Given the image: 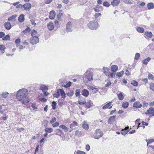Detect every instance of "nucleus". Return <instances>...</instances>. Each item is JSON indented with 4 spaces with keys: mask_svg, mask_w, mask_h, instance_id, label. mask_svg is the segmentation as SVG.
<instances>
[{
    "mask_svg": "<svg viewBox=\"0 0 154 154\" xmlns=\"http://www.w3.org/2000/svg\"><path fill=\"white\" fill-rule=\"evenodd\" d=\"M131 84L134 86H138V83L137 81L135 80H133L131 82Z\"/></svg>",
    "mask_w": 154,
    "mask_h": 154,
    "instance_id": "44",
    "label": "nucleus"
},
{
    "mask_svg": "<svg viewBox=\"0 0 154 154\" xmlns=\"http://www.w3.org/2000/svg\"><path fill=\"white\" fill-rule=\"evenodd\" d=\"M75 95L76 97L79 96L80 95L79 90L77 89L76 90Z\"/></svg>",
    "mask_w": 154,
    "mask_h": 154,
    "instance_id": "54",
    "label": "nucleus"
},
{
    "mask_svg": "<svg viewBox=\"0 0 154 154\" xmlns=\"http://www.w3.org/2000/svg\"><path fill=\"white\" fill-rule=\"evenodd\" d=\"M60 95V91L59 89L57 90V92L54 94L53 96L54 97L56 98H58Z\"/></svg>",
    "mask_w": 154,
    "mask_h": 154,
    "instance_id": "31",
    "label": "nucleus"
},
{
    "mask_svg": "<svg viewBox=\"0 0 154 154\" xmlns=\"http://www.w3.org/2000/svg\"><path fill=\"white\" fill-rule=\"evenodd\" d=\"M103 5L104 6L109 7V6L110 4L107 2H105L103 3Z\"/></svg>",
    "mask_w": 154,
    "mask_h": 154,
    "instance_id": "49",
    "label": "nucleus"
},
{
    "mask_svg": "<svg viewBox=\"0 0 154 154\" xmlns=\"http://www.w3.org/2000/svg\"><path fill=\"white\" fill-rule=\"evenodd\" d=\"M129 129L128 127H126L124 129H122L121 130V133L122 135H125L129 131Z\"/></svg>",
    "mask_w": 154,
    "mask_h": 154,
    "instance_id": "9",
    "label": "nucleus"
},
{
    "mask_svg": "<svg viewBox=\"0 0 154 154\" xmlns=\"http://www.w3.org/2000/svg\"><path fill=\"white\" fill-rule=\"evenodd\" d=\"M32 25L35 26L36 25V23L35 22L34 20L32 18L30 19Z\"/></svg>",
    "mask_w": 154,
    "mask_h": 154,
    "instance_id": "63",
    "label": "nucleus"
},
{
    "mask_svg": "<svg viewBox=\"0 0 154 154\" xmlns=\"http://www.w3.org/2000/svg\"><path fill=\"white\" fill-rule=\"evenodd\" d=\"M124 2L127 4H131L132 2L129 0H124Z\"/></svg>",
    "mask_w": 154,
    "mask_h": 154,
    "instance_id": "59",
    "label": "nucleus"
},
{
    "mask_svg": "<svg viewBox=\"0 0 154 154\" xmlns=\"http://www.w3.org/2000/svg\"><path fill=\"white\" fill-rule=\"evenodd\" d=\"M28 91L25 88H23L17 91L16 96L19 101L24 104L29 101V99L28 97Z\"/></svg>",
    "mask_w": 154,
    "mask_h": 154,
    "instance_id": "1",
    "label": "nucleus"
},
{
    "mask_svg": "<svg viewBox=\"0 0 154 154\" xmlns=\"http://www.w3.org/2000/svg\"><path fill=\"white\" fill-rule=\"evenodd\" d=\"M79 124L75 121H73L72 123L70 125V128L71 129V130H73V128L75 126H78Z\"/></svg>",
    "mask_w": 154,
    "mask_h": 154,
    "instance_id": "19",
    "label": "nucleus"
},
{
    "mask_svg": "<svg viewBox=\"0 0 154 154\" xmlns=\"http://www.w3.org/2000/svg\"><path fill=\"white\" fill-rule=\"evenodd\" d=\"M150 89L152 91H154V84L151 83L150 84Z\"/></svg>",
    "mask_w": 154,
    "mask_h": 154,
    "instance_id": "55",
    "label": "nucleus"
},
{
    "mask_svg": "<svg viewBox=\"0 0 154 154\" xmlns=\"http://www.w3.org/2000/svg\"><path fill=\"white\" fill-rule=\"evenodd\" d=\"M116 117V116H111L108 120V122L109 124H112L115 120Z\"/></svg>",
    "mask_w": 154,
    "mask_h": 154,
    "instance_id": "13",
    "label": "nucleus"
},
{
    "mask_svg": "<svg viewBox=\"0 0 154 154\" xmlns=\"http://www.w3.org/2000/svg\"><path fill=\"white\" fill-rule=\"evenodd\" d=\"M120 0H116L114 1V0H113L112 2H111V4L113 6H117L118 5L120 2Z\"/></svg>",
    "mask_w": 154,
    "mask_h": 154,
    "instance_id": "21",
    "label": "nucleus"
},
{
    "mask_svg": "<svg viewBox=\"0 0 154 154\" xmlns=\"http://www.w3.org/2000/svg\"><path fill=\"white\" fill-rule=\"evenodd\" d=\"M4 107L2 106L0 107V112L2 114H4L5 112V109H3Z\"/></svg>",
    "mask_w": 154,
    "mask_h": 154,
    "instance_id": "56",
    "label": "nucleus"
},
{
    "mask_svg": "<svg viewBox=\"0 0 154 154\" xmlns=\"http://www.w3.org/2000/svg\"><path fill=\"white\" fill-rule=\"evenodd\" d=\"M124 74V71H122L120 72H118L116 73V76L119 78L122 77Z\"/></svg>",
    "mask_w": 154,
    "mask_h": 154,
    "instance_id": "37",
    "label": "nucleus"
},
{
    "mask_svg": "<svg viewBox=\"0 0 154 154\" xmlns=\"http://www.w3.org/2000/svg\"><path fill=\"white\" fill-rule=\"evenodd\" d=\"M103 135V133L99 129L97 130L94 134V137L95 139H98Z\"/></svg>",
    "mask_w": 154,
    "mask_h": 154,
    "instance_id": "4",
    "label": "nucleus"
},
{
    "mask_svg": "<svg viewBox=\"0 0 154 154\" xmlns=\"http://www.w3.org/2000/svg\"><path fill=\"white\" fill-rule=\"evenodd\" d=\"M72 83L70 82H69L67 83L64 86V87L65 88H68L71 85Z\"/></svg>",
    "mask_w": 154,
    "mask_h": 154,
    "instance_id": "51",
    "label": "nucleus"
},
{
    "mask_svg": "<svg viewBox=\"0 0 154 154\" xmlns=\"http://www.w3.org/2000/svg\"><path fill=\"white\" fill-rule=\"evenodd\" d=\"M5 35V33L3 32H0V38L3 37Z\"/></svg>",
    "mask_w": 154,
    "mask_h": 154,
    "instance_id": "62",
    "label": "nucleus"
},
{
    "mask_svg": "<svg viewBox=\"0 0 154 154\" xmlns=\"http://www.w3.org/2000/svg\"><path fill=\"white\" fill-rule=\"evenodd\" d=\"M55 16V12L52 11H51L49 14V18L51 19H54Z\"/></svg>",
    "mask_w": 154,
    "mask_h": 154,
    "instance_id": "15",
    "label": "nucleus"
},
{
    "mask_svg": "<svg viewBox=\"0 0 154 154\" xmlns=\"http://www.w3.org/2000/svg\"><path fill=\"white\" fill-rule=\"evenodd\" d=\"M87 25L88 28L92 30L96 29L98 27V23L95 21L90 22Z\"/></svg>",
    "mask_w": 154,
    "mask_h": 154,
    "instance_id": "2",
    "label": "nucleus"
},
{
    "mask_svg": "<svg viewBox=\"0 0 154 154\" xmlns=\"http://www.w3.org/2000/svg\"><path fill=\"white\" fill-rule=\"evenodd\" d=\"M85 152L82 151L78 150L76 152L77 154H85Z\"/></svg>",
    "mask_w": 154,
    "mask_h": 154,
    "instance_id": "58",
    "label": "nucleus"
},
{
    "mask_svg": "<svg viewBox=\"0 0 154 154\" xmlns=\"http://www.w3.org/2000/svg\"><path fill=\"white\" fill-rule=\"evenodd\" d=\"M86 103L85 100L82 97H80L79 100V103L80 104H84Z\"/></svg>",
    "mask_w": 154,
    "mask_h": 154,
    "instance_id": "16",
    "label": "nucleus"
},
{
    "mask_svg": "<svg viewBox=\"0 0 154 154\" xmlns=\"http://www.w3.org/2000/svg\"><path fill=\"white\" fill-rule=\"evenodd\" d=\"M112 103V101H111L109 103H107L103 107V109H106L108 108H109V109L112 108V106H110L111 105V103Z\"/></svg>",
    "mask_w": 154,
    "mask_h": 154,
    "instance_id": "17",
    "label": "nucleus"
},
{
    "mask_svg": "<svg viewBox=\"0 0 154 154\" xmlns=\"http://www.w3.org/2000/svg\"><path fill=\"white\" fill-rule=\"evenodd\" d=\"M93 70L92 69H89L85 72L88 80L89 81H92L93 79Z\"/></svg>",
    "mask_w": 154,
    "mask_h": 154,
    "instance_id": "3",
    "label": "nucleus"
},
{
    "mask_svg": "<svg viewBox=\"0 0 154 154\" xmlns=\"http://www.w3.org/2000/svg\"><path fill=\"white\" fill-rule=\"evenodd\" d=\"M89 94V92L87 90L85 89L82 91V94L85 97H87Z\"/></svg>",
    "mask_w": 154,
    "mask_h": 154,
    "instance_id": "18",
    "label": "nucleus"
},
{
    "mask_svg": "<svg viewBox=\"0 0 154 154\" xmlns=\"http://www.w3.org/2000/svg\"><path fill=\"white\" fill-rule=\"evenodd\" d=\"M30 31V29L29 27L27 28L25 30H23V32L25 33L26 34L28 33Z\"/></svg>",
    "mask_w": 154,
    "mask_h": 154,
    "instance_id": "45",
    "label": "nucleus"
},
{
    "mask_svg": "<svg viewBox=\"0 0 154 154\" xmlns=\"http://www.w3.org/2000/svg\"><path fill=\"white\" fill-rule=\"evenodd\" d=\"M136 30L138 32L141 33H143L144 32L143 28L140 27H137L136 29Z\"/></svg>",
    "mask_w": 154,
    "mask_h": 154,
    "instance_id": "29",
    "label": "nucleus"
},
{
    "mask_svg": "<svg viewBox=\"0 0 154 154\" xmlns=\"http://www.w3.org/2000/svg\"><path fill=\"white\" fill-rule=\"evenodd\" d=\"M18 20L19 21L20 23L23 22L24 20V15L23 14H21L19 17Z\"/></svg>",
    "mask_w": 154,
    "mask_h": 154,
    "instance_id": "22",
    "label": "nucleus"
},
{
    "mask_svg": "<svg viewBox=\"0 0 154 154\" xmlns=\"http://www.w3.org/2000/svg\"><path fill=\"white\" fill-rule=\"evenodd\" d=\"M111 84H112V83L110 82H109L107 83V84H106L105 85V86L106 87H109V86H110L111 85Z\"/></svg>",
    "mask_w": 154,
    "mask_h": 154,
    "instance_id": "64",
    "label": "nucleus"
},
{
    "mask_svg": "<svg viewBox=\"0 0 154 154\" xmlns=\"http://www.w3.org/2000/svg\"><path fill=\"white\" fill-rule=\"evenodd\" d=\"M145 114L146 115L152 114V116H154V108H150L148 109Z\"/></svg>",
    "mask_w": 154,
    "mask_h": 154,
    "instance_id": "8",
    "label": "nucleus"
},
{
    "mask_svg": "<svg viewBox=\"0 0 154 154\" xmlns=\"http://www.w3.org/2000/svg\"><path fill=\"white\" fill-rule=\"evenodd\" d=\"M92 104V102L90 100L87 102L86 104V108H89L91 106Z\"/></svg>",
    "mask_w": 154,
    "mask_h": 154,
    "instance_id": "32",
    "label": "nucleus"
},
{
    "mask_svg": "<svg viewBox=\"0 0 154 154\" xmlns=\"http://www.w3.org/2000/svg\"><path fill=\"white\" fill-rule=\"evenodd\" d=\"M60 93L63 98L64 99L66 97V94L63 90L62 89H59Z\"/></svg>",
    "mask_w": 154,
    "mask_h": 154,
    "instance_id": "24",
    "label": "nucleus"
},
{
    "mask_svg": "<svg viewBox=\"0 0 154 154\" xmlns=\"http://www.w3.org/2000/svg\"><path fill=\"white\" fill-rule=\"evenodd\" d=\"M129 103L128 102H123L122 104V107L123 108L125 109L127 108L128 106Z\"/></svg>",
    "mask_w": 154,
    "mask_h": 154,
    "instance_id": "26",
    "label": "nucleus"
},
{
    "mask_svg": "<svg viewBox=\"0 0 154 154\" xmlns=\"http://www.w3.org/2000/svg\"><path fill=\"white\" fill-rule=\"evenodd\" d=\"M47 27L49 30H52L54 28L53 23L52 22H50L47 25Z\"/></svg>",
    "mask_w": 154,
    "mask_h": 154,
    "instance_id": "12",
    "label": "nucleus"
},
{
    "mask_svg": "<svg viewBox=\"0 0 154 154\" xmlns=\"http://www.w3.org/2000/svg\"><path fill=\"white\" fill-rule=\"evenodd\" d=\"M147 6L148 9H151L154 8V4L152 3H148L147 5Z\"/></svg>",
    "mask_w": 154,
    "mask_h": 154,
    "instance_id": "23",
    "label": "nucleus"
},
{
    "mask_svg": "<svg viewBox=\"0 0 154 154\" xmlns=\"http://www.w3.org/2000/svg\"><path fill=\"white\" fill-rule=\"evenodd\" d=\"M103 72L104 74L107 76H109V74L108 72V69L107 68H105V67L103 68Z\"/></svg>",
    "mask_w": 154,
    "mask_h": 154,
    "instance_id": "34",
    "label": "nucleus"
},
{
    "mask_svg": "<svg viewBox=\"0 0 154 154\" xmlns=\"http://www.w3.org/2000/svg\"><path fill=\"white\" fill-rule=\"evenodd\" d=\"M9 93L6 92H5L3 93L2 94H1V96L2 97L6 98L8 96Z\"/></svg>",
    "mask_w": 154,
    "mask_h": 154,
    "instance_id": "36",
    "label": "nucleus"
},
{
    "mask_svg": "<svg viewBox=\"0 0 154 154\" xmlns=\"http://www.w3.org/2000/svg\"><path fill=\"white\" fill-rule=\"evenodd\" d=\"M117 95L119 100H122L123 99L124 97L123 96L122 94L121 93L118 94Z\"/></svg>",
    "mask_w": 154,
    "mask_h": 154,
    "instance_id": "42",
    "label": "nucleus"
},
{
    "mask_svg": "<svg viewBox=\"0 0 154 154\" xmlns=\"http://www.w3.org/2000/svg\"><path fill=\"white\" fill-rule=\"evenodd\" d=\"M146 141L147 142V145L148 146V144L151 143L154 141V139H150L148 140H146Z\"/></svg>",
    "mask_w": 154,
    "mask_h": 154,
    "instance_id": "41",
    "label": "nucleus"
},
{
    "mask_svg": "<svg viewBox=\"0 0 154 154\" xmlns=\"http://www.w3.org/2000/svg\"><path fill=\"white\" fill-rule=\"evenodd\" d=\"M73 91H70L66 93L67 95L69 97H72L73 94Z\"/></svg>",
    "mask_w": 154,
    "mask_h": 154,
    "instance_id": "46",
    "label": "nucleus"
},
{
    "mask_svg": "<svg viewBox=\"0 0 154 154\" xmlns=\"http://www.w3.org/2000/svg\"><path fill=\"white\" fill-rule=\"evenodd\" d=\"M4 26L5 28L8 30L10 29L11 27V24L9 22L5 23L4 24Z\"/></svg>",
    "mask_w": 154,
    "mask_h": 154,
    "instance_id": "14",
    "label": "nucleus"
},
{
    "mask_svg": "<svg viewBox=\"0 0 154 154\" xmlns=\"http://www.w3.org/2000/svg\"><path fill=\"white\" fill-rule=\"evenodd\" d=\"M38 34V33L35 30L33 29L31 31V35L32 36V37H38L37 35Z\"/></svg>",
    "mask_w": 154,
    "mask_h": 154,
    "instance_id": "20",
    "label": "nucleus"
},
{
    "mask_svg": "<svg viewBox=\"0 0 154 154\" xmlns=\"http://www.w3.org/2000/svg\"><path fill=\"white\" fill-rule=\"evenodd\" d=\"M94 16L96 18L95 19L96 20L98 17H101V14L100 13H96L95 14Z\"/></svg>",
    "mask_w": 154,
    "mask_h": 154,
    "instance_id": "52",
    "label": "nucleus"
},
{
    "mask_svg": "<svg viewBox=\"0 0 154 154\" xmlns=\"http://www.w3.org/2000/svg\"><path fill=\"white\" fill-rule=\"evenodd\" d=\"M10 36L9 35H6L2 38V40L4 41H7L10 39Z\"/></svg>",
    "mask_w": 154,
    "mask_h": 154,
    "instance_id": "40",
    "label": "nucleus"
},
{
    "mask_svg": "<svg viewBox=\"0 0 154 154\" xmlns=\"http://www.w3.org/2000/svg\"><path fill=\"white\" fill-rule=\"evenodd\" d=\"M109 76H108L109 77H111V78H113L114 77L115 75V73H111L109 72Z\"/></svg>",
    "mask_w": 154,
    "mask_h": 154,
    "instance_id": "50",
    "label": "nucleus"
},
{
    "mask_svg": "<svg viewBox=\"0 0 154 154\" xmlns=\"http://www.w3.org/2000/svg\"><path fill=\"white\" fill-rule=\"evenodd\" d=\"M82 126L83 128L85 130H88L89 128V125L86 121H84L83 122Z\"/></svg>",
    "mask_w": 154,
    "mask_h": 154,
    "instance_id": "11",
    "label": "nucleus"
},
{
    "mask_svg": "<svg viewBox=\"0 0 154 154\" xmlns=\"http://www.w3.org/2000/svg\"><path fill=\"white\" fill-rule=\"evenodd\" d=\"M111 70L113 72H115L118 69V67L116 65H112L111 67Z\"/></svg>",
    "mask_w": 154,
    "mask_h": 154,
    "instance_id": "25",
    "label": "nucleus"
},
{
    "mask_svg": "<svg viewBox=\"0 0 154 154\" xmlns=\"http://www.w3.org/2000/svg\"><path fill=\"white\" fill-rule=\"evenodd\" d=\"M40 88L41 90L43 91L48 89V87L44 85L41 86Z\"/></svg>",
    "mask_w": 154,
    "mask_h": 154,
    "instance_id": "38",
    "label": "nucleus"
},
{
    "mask_svg": "<svg viewBox=\"0 0 154 154\" xmlns=\"http://www.w3.org/2000/svg\"><path fill=\"white\" fill-rule=\"evenodd\" d=\"M143 107H146L148 106V104L145 101H144L143 103Z\"/></svg>",
    "mask_w": 154,
    "mask_h": 154,
    "instance_id": "61",
    "label": "nucleus"
},
{
    "mask_svg": "<svg viewBox=\"0 0 154 154\" xmlns=\"http://www.w3.org/2000/svg\"><path fill=\"white\" fill-rule=\"evenodd\" d=\"M145 35L149 38H151L152 36V33L150 32H146L145 33Z\"/></svg>",
    "mask_w": 154,
    "mask_h": 154,
    "instance_id": "27",
    "label": "nucleus"
},
{
    "mask_svg": "<svg viewBox=\"0 0 154 154\" xmlns=\"http://www.w3.org/2000/svg\"><path fill=\"white\" fill-rule=\"evenodd\" d=\"M142 106V105L138 101L135 102L133 104V107L137 108H140Z\"/></svg>",
    "mask_w": 154,
    "mask_h": 154,
    "instance_id": "10",
    "label": "nucleus"
},
{
    "mask_svg": "<svg viewBox=\"0 0 154 154\" xmlns=\"http://www.w3.org/2000/svg\"><path fill=\"white\" fill-rule=\"evenodd\" d=\"M15 43L16 44L17 47L19 46V45L20 42V38H17L15 40Z\"/></svg>",
    "mask_w": 154,
    "mask_h": 154,
    "instance_id": "43",
    "label": "nucleus"
},
{
    "mask_svg": "<svg viewBox=\"0 0 154 154\" xmlns=\"http://www.w3.org/2000/svg\"><path fill=\"white\" fill-rule=\"evenodd\" d=\"M59 127L61 128L62 129L65 131H67L69 129V128H67L66 126L63 125H61L59 126Z\"/></svg>",
    "mask_w": 154,
    "mask_h": 154,
    "instance_id": "35",
    "label": "nucleus"
},
{
    "mask_svg": "<svg viewBox=\"0 0 154 154\" xmlns=\"http://www.w3.org/2000/svg\"><path fill=\"white\" fill-rule=\"evenodd\" d=\"M72 25L70 21L68 22L66 25V29L67 32H70L72 31Z\"/></svg>",
    "mask_w": 154,
    "mask_h": 154,
    "instance_id": "7",
    "label": "nucleus"
},
{
    "mask_svg": "<svg viewBox=\"0 0 154 154\" xmlns=\"http://www.w3.org/2000/svg\"><path fill=\"white\" fill-rule=\"evenodd\" d=\"M150 58L149 57L146 59L143 60L142 61V62L144 64L146 65L148 63V62L150 60Z\"/></svg>",
    "mask_w": 154,
    "mask_h": 154,
    "instance_id": "30",
    "label": "nucleus"
},
{
    "mask_svg": "<svg viewBox=\"0 0 154 154\" xmlns=\"http://www.w3.org/2000/svg\"><path fill=\"white\" fill-rule=\"evenodd\" d=\"M59 125V123L58 122H56L52 125V126L54 127H56L58 126Z\"/></svg>",
    "mask_w": 154,
    "mask_h": 154,
    "instance_id": "60",
    "label": "nucleus"
},
{
    "mask_svg": "<svg viewBox=\"0 0 154 154\" xmlns=\"http://www.w3.org/2000/svg\"><path fill=\"white\" fill-rule=\"evenodd\" d=\"M31 4L29 3H27L23 5L24 9L26 11H29L31 8Z\"/></svg>",
    "mask_w": 154,
    "mask_h": 154,
    "instance_id": "6",
    "label": "nucleus"
},
{
    "mask_svg": "<svg viewBox=\"0 0 154 154\" xmlns=\"http://www.w3.org/2000/svg\"><path fill=\"white\" fill-rule=\"evenodd\" d=\"M57 105L56 103L54 101H53L52 103V109H54L56 108V106Z\"/></svg>",
    "mask_w": 154,
    "mask_h": 154,
    "instance_id": "47",
    "label": "nucleus"
},
{
    "mask_svg": "<svg viewBox=\"0 0 154 154\" xmlns=\"http://www.w3.org/2000/svg\"><path fill=\"white\" fill-rule=\"evenodd\" d=\"M148 77L149 79H154V77L151 74H149Z\"/></svg>",
    "mask_w": 154,
    "mask_h": 154,
    "instance_id": "57",
    "label": "nucleus"
},
{
    "mask_svg": "<svg viewBox=\"0 0 154 154\" xmlns=\"http://www.w3.org/2000/svg\"><path fill=\"white\" fill-rule=\"evenodd\" d=\"M140 57V54L139 53H136L135 55L134 59L135 60H137Z\"/></svg>",
    "mask_w": 154,
    "mask_h": 154,
    "instance_id": "53",
    "label": "nucleus"
},
{
    "mask_svg": "<svg viewBox=\"0 0 154 154\" xmlns=\"http://www.w3.org/2000/svg\"><path fill=\"white\" fill-rule=\"evenodd\" d=\"M5 49V47L3 45H0V52H1L2 53H3Z\"/></svg>",
    "mask_w": 154,
    "mask_h": 154,
    "instance_id": "33",
    "label": "nucleus"
},
{
    "mask_svg": "<svg viewBox=\"0 0 154 154\" xmlns=\"http://www.w3.org/2000/svg\"><path fill=\"white\" fill-rule=\"evenodd\" d=\"M45 130L46 133H51L53 131V129L49 128H46Z\"/></svg>",
    "mask_w": 154,
    "mask_h": 154,
    "instance_id": "39",
    "label": "nucleus"
},
{
    "mask_svg": "<svg viewBox=\"0 0 154 154\" xmlns=\"http://www.w3.org/2000/svg\"><path fill=\"white\" fill-rule=\"evenodd\" d=\"M17 17V15L16 14L13 15L8 18V20L9 21H12Z\"/></svg>",
    "mask_w": 154,
    "mask_h": 154,
    "instance_id": "28",
    "label": "nucleus"
},
{
    "mask_svg": "<svg viewBox=\"0 0 154 154\" xmlns=\"http://www.w3.org/2000/svg\"><path fill=\"white\" fill-rule=\"evenodd\" d=\"M62 15L63 14L61 13H59L57 15V18L60 21H61V18Z\"/></svg>",
    "mask_w": 154,
    "mask_h": 154,
    "instance_id": "48",
    "label": "nucleus"
},
{
    "mask_svg": "<svg viewBox=\"0 0 154 154\" xmlns=\"http://www.w3.org/2000/svg\"><path fill=\"white\" fill-rule=\"evenodd\" d=\"M39 39L38 37H32L30 39V42L32 45H35L39 42Z\"/></svg>",
    "mask_w": 154,
    "mask_h": 154,
    "instance_id": "5",
    "label": "nucleus"
}]
</instances>
